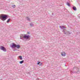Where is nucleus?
I'll return each mask as SVG.
<instances>
[{"label":"nucleus","mask_w":80,"mask_h":80,"mask_svg":"<svg viewBox=\"0 0 80 80\" xmlns=\"http://www.w3.org/2000/svg\"><path fill=\"white\" fill-rule=\"evenodd\" d=\"M61 55L62 57H65V56L66 55V54L65 53V52H63L61 53Z\"/></svg>","instance_id":"6e6552de"},{"label":"nucleus","mask_w":80,"mask_h":80,"mask_svg":"<svg viewBox=\"0 0 80 80\" xmlns=\"http://www.w3.org/2000/svg\"><path fill=\"white\" fill-rule=\"evenodd\" d=\"M26 19L28 21H30V19L28 17H26Z\"/></svg>","instance_id":"f8f14e48"},{"label":"nucleus","mask_w":80,"mask_h":80,"mask_svg":"<svg viewBox=\"0 0 80 80\" xmlns=\"http://www.w3.org/2000/svg\"><path fill=\"white\" fill-rule=\"evenodd\" d=\"M22 36H20V39L23 40V38L26 39V40H30L31 39V36L30 35H28L27 34L22 35Z\"/></svg>","instance_id":"f257e3e1"},{"label":"nucleus","mask_w":80,"mask_h":80,"mask_svg":"<svg viewBox=\"0 0 80 80\" xmlns=\"http://www.w3.org/2000/svg\"><path fill=\"white\" fill-rule=\"evenodd\" d=\"M59 27L61 28V29L63 30H65V29L66 28V27H64L63 26H60Z\"/></svg>","instance_id":"0eeeda50"},{"label":"nucleus","mask_w":80,"mask_h":80,"mask_svg":"<svg viewBox=\"0 0 80 80\" xmlns=\"http://www.w3.org/2000/svg\"><path fill=\"white\" fill-rule=\"evenodd\" d=\"M0 49L2 50H3V52H7V49L6 48H5V47L1 46H0Z\"/></svg>","instance_id":"39448f33"},{"label":"nucleus","mask_w":80,"mask_h":80,"mask_svg":"<svg viewBox=\"0 0 80 80\" xmlns=\"http://www.w3.org/2000/svg\"><path fill=\"white\" fill-rule=\"evenodd\" d=\"M30 26H31V27H33V24L32 23H30Z\"/></svg>","instance_id":"2eb2a0df"},{"label":"nucleus","mask_w":80,"mask_h":80,"mask_svg":"<svg viewBox=\"0 0 80 80\" xmlns=\"http://www.w3.org/2000/svg\"><path fill=\"white\" fill-rule=\"evenodd\" d=\"M76 70L77 72H73L72 71H71V74H72V73H80V71H79V69L77 67H74L73 68V70Z\"/></svg>","instance_id":"20e7f679"},{"label":"nucleus","mask_w":80,"mask_h":80,"mask_svg":"<svg viewBox=\"0 0 80 80\" xmlns=\"http://www.w3.org/2000/svg\"><path fill=\"white\" fill-rule=\"evenodd\" d=\"M10 46L12 48H14V49H15L16 48H18V49H19V48H20V45L18 44L17 45L13 43H12V45Z\"/></svg>","instance_id":"7ed1b4c3"},{"label":"nucleus","mask_w":80,"mask_h":80,"mask_svg":"<svg viewBox=\"0 0 80 80\" xmlns=\"http://www.w3.org/2000/svg\"><path fill=\"white\" fill-rule=\"evenodd\" d=\"M13 50V51H15V50H16L15 49H14V50Z\"/></svg>","instance_id":"aec40b11"},{"label":"nucleus","mask_w":80,"mask_h":80,"mask_svg":"<svg viewBox=\"0 0 80 80\" xmlns=\"http://www.w3.org/2000/svg\"><path fill=\"white\" fill-rule=\"evenodd\" d=\"M39 66H42V63H41L39 64Z\"/></svg>","instance_id":"f3484780"},{"label":"nucleus","mask_w":80,"mask_h":80,"mask_svg":"<svg viewBox=\"0 0 80 80\" xmlns=\"http://www.w3.org/2000/svg\"><path fill=\"white\" fill-rule=\"evenodd\" d=\"M65 29H63L62 30V32H63V33H64V34H65V35H70V34H71V33L70 32H69L68 31H67L66 32H65Z\"/></svg>","instance_id":"423d86ee"},{"label":"nucleus","mask_w":80,"mask_h":80,"mask_svg":"<svg viewBox=\"0 0 80 80\" xmlns=\"http://www.w3.org/2000/svg\"><path fill=\"white\" fill-rule=\"evenodd\" d=\"M72 8L74 11H76V10H77V8H76L75 6L72 7Z\"/></svg>","instance_id":"1a4fd4ad"},{"label":"nucleus","mask_w":80,"mask_h":80,"mask_svg":"<svg viewBox=\"0 0 80 80\" xmlns=\"http://www.w3.org/2000/svg\"><path fill=\"white\" fill-rule=\"evenodd\" d=\"M66 4L67 5H68V7H70V3L68 2H67Z\"/></svg>","instance_id":"9b49d317"},{"label":"nucleus","mask_w":80,"mask_h":80,"mask_svg":"<svg viewBox=\"0 0 80 80\" xmlns=\"http://www.w3.org/2000/svg\"><path fill=\"white\" fill-rule=\"evenodd\" d=\"M27 34H30V32H27Z\"/></svg>","instance_id":"a211bd4d"},{"label":"nucleus","mask_w":80,"mask_h":80,"mask_svg":"<svg viewBox=\"0 0 80 80\" xmlns=\"http://www.w3.org/2000/svg\"><path fill=\"white\" fill-rule=\"evenodd\" d=\"M19 58H20V60H23V58H22V56H19Z\"/></svg>","instance_id":"9d476101"},{"label":"nucleus","mask_w":80,"mask_h":80,"mask_svg":"<svg viewBox=\"0 0 80 80\" xmlns=\"http://www.w3.org/2000/svg\"><path fill=\"white\" fill-rule=\"evenodd\" d=\"M40 63V62H38V65H39V63Z\"/></svg>","instance_id":"6ab92c4d"},{"label":"nucleus","mask_w":80,"mask_h":80,"mask_svg":"<svg viewBox=\"0 0 80 80\" xmlns=\"http://www.w3.org/2000/svg\"><path fill=\"white\" fill-rule=\"evenodd\" d=\"M12 7H13V8H15V7H16V6L15 5H14L12 6Z\"/></svg>","instance_id":"dca6fc26"},{"label":"nucleus","mask_w":80,"mask_h":80,"mask_svg":"<svg viewBox=\"0 0 80 80\" xmlns=\"http://www.w3.org/2000/svg\"><path fill=\"white\" fill-rule=\"evenodd\" d=\"M23 62H24V60H22L21 61H20L19 62V63L20 64H22V63H23Z\"/></svg>","instance_id":"4468645a"},{"label":"nucleus","mask_w":80,"mask_h":80,"mask_svg":"<svg viewBox=\"0 0 80 80\" xmlns=\"http://www.w3.org/2000/svg\"><path fill=\"white\" fill-rule=\"evenodd\" d=\"M7 18H8V16L6 14H2L0 15V18L2 21H5Z\"/></svg>","instance_id":"f03ea898"},{"label":"nucleus","mask_w":80,"mask_h":80,"mask_svg":"<svg viewBox=\"0 0 80 80\" xmlns=\"http://www.w3.org/2000/svg\"><path fill=\"white\" fill-rule=\"evenodd\" d=\"M10 20L11 19L9 18L8 19L7 22L8 23H9V22H10Z\"/></svg>","instance_id":"ddd939ff"},{"label":"nucleus","mask_w":80,"mask_h":80,"mask_svg":"<svg viewBox=\"0 0 80 80\" xmlns=\"http://www.w3.org/2000/svg\"><path fill=\"white\" fill-rule=\"evenodd\" d=\"M2 80V79H1V80Z\"/></svg>","instance_id":"412c9836"}]
</instances>
